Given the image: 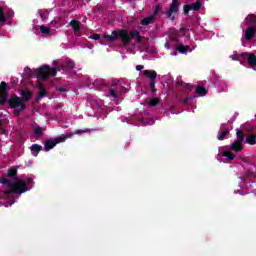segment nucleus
I'll use <instances>...</instances> for the list:
<instances>
[{
  "label": "nucleus",
  "mask_w": 256,
  "mask_h": 256,
  "mask_svg": "<svg viewBox=\"0 0 256 256\" xmlns=\"http://www.w3.org/2000/svg\"><path fill=\"white\" fill-rule=\"evenodd\" d=\"M25 183H26V187H29L31 184H33V178H27Z\"/></svg>",
  "instance_id": "7c9ffc66"
},
{
  "label": "nucleus",
  "mask_w": 256,
  "mask_h": 256,
  "mask_svg": "<svg viewBox=\"0 0 256 256\" xmlns=\"http://www.w3.org/2000/svg\"><path fill=\"white\" fill-rule=\"evenodd\" d=\"M237 140L231 145L232 151H241L243 149V133L240 129L236 130Z\"/></svg>",
  "instance_id": "0eeeda50"
},
{
  "label": "nucleus",
  "mask_w": 256,
  "mask_h": 256,
  "mask_svg": "<svg viewBox=\"0 0 256 256\" xmlns=\"http://www.w3.org/2000/svg\"><path fill=\"white\" fill-rule=\"evenodd\" d=\"M177 13H179V4L177 3V0H173L166 15L168 19H171V21H175V16L177 15Z\"/></svg>",
  "instance_id": "6e6552de"
},
{
  "label": "nucleus",
  "mask_w": 256,
  "mask_h": 256,
  "mask_svg": "<svg viewBox=\"0 0 256 256\" xmlns=\"http://www.w3.org/2000/svg\"><path fill=\"white\" fill-rule=\"evenodd\" d=\"M177 84H178V85H181V84L179 83V81L177 82Z\"/></svg>",
  "instance_id": "a19ab883"
},
{
  "label": "nucleus",
  "mask_w": 256,
  "mask_h": 256,
  "mask_svg": "<svg viewBox=\"0 0 256 256\" xmlns=\"http://www.w3.org/2000/svg\"><path fill=\"white\" fill-rule=\"evenodd\" d=\"M153 89H155V87H154V88H152V91H155V90H153Z\"/></svg>",
  "instance_id": "37998d69"
},
{
  "label": "nucleus",
  "mask_w": 256,
  "mask_h": 256,
  "mask_svg": "<svg viewBox=\"0 0 256 256\" xmlns=\"http://www.w3.org/2000/svg\"><path fill=\"white\" fill-rule=\"evenodd\" d=\"M30 151H31V154L33 155V157H37V155H39V152L43 151V146H41L39 144H33L30 147Z\"/></svg>",
  "instance_id": "4468645a"
},
{
  "label": "nucleus",
  "mask_w": 256,
  "mask_h": 256,
  "mask_svg": "<svg viewBox=\"0 0 256 256\" xmlns=\"http://www.w3.org/2000/svg\"><path fill=\"white\" fill-rule=\"evenodd\" d=\"M194 49H195L194 46H192V47L183 46V45H178L177 46V51H179V53H182V54L191 53V51H193Z\"/></svg>",
  "instance_id": "2eb2a0df"
},
{
  "label": "nucleus",
  "mask_w": 256,
  "mask_h": 256,
  "mask_svg": "<svg viewBox=\"0 0 256 256\" xmlns=\"http://www.w3.org/2000/svg\"><path fill=\"white\" fill-rule=\"evenodd\" d=\"M119 37L122 43H124V45H129L133 37L136 38L138 43H141V34L139 33V31L134 30L129 34L125 30H118V31H113L111 35L104 36L103 39H101V45H103V41H117Z\"/></svg>",
  "instance_id": "f257e3e1"
},
{
  "label": "nucleus",
  "mask_w": 256,
  "mask_h": 256,
  "mask_svg": "<svg viewBox=\"0 0 256 256\" xmlns=\"http://www.w3.org/2000/svg\"><path fill=\"white\" fill-rule=\"evenodd\" d=\"M227 135H229V130H223L221 134L217 136V138L219 141H223Z\"/></svg>",
  "instance_id": "b1692460"
},
{
  "label": "nucleus",
  "mask_w": 256,
  "mask_h": 256,
  "mask_svg": "<svg viewBox=\"0 0 256 256\" xmlns=\"http://www.w3.org/2000/svg\"><path fill=\"white\" fill-rule=\"evenodd\" d=\"M159 9H161V7L157 6L156 10H155V13H159Z\"/></svg>",
  "instance_id": "e433bc0d"
},
{
  "label": "nucleus",
  "mask_w": 256,
  "mask_h": 256,
  "mask_svg": "<svg viewBox=\"0 0 256 256\" xmlns=\"http://www.w3.org/2000/svg\"><path fill=\"white\" fill-rule=\"evenodd\" d=\"M37 85H38V87H39V89H40V93H39V95L37 96V101H39V99H43V97H45L46 93H45V91H44L43 86L41 85V83H38Z\"/></svg>",
  "instance_id": "4be33fe9"
},
{
  "label": "nucleus",
  "mask_w": 256,
  "mask_h": 256,
  "mask_svg": "<svg viewBox=\"0 0 256 256\" xmlns=\"http://www.w3.org/2000/svg\"><path fill=\"white\" fill-rule=\"evenodd\" d=\"M136 71H143V65H137Z\"/></svg>",
  "instance_id": "72a5a7b5"
},
{
  "label": "nucleus",
  "mask_w": 256,
  "mask_h": 256,
  "mask_svg": "<svg viewBox=\"0 0 256 256\" xmlns=\"http://www.w3.org/2000/svg\"><path fill=\"white\" fill-rule=\"evenodd\" d=\"M165 47H166V49H171V46L169 45V42L165 43Z\"/></svg>",
  "instance_id": "c9c22d12"
},
{
  "label": "nucleus",
  "mask_w": 256,
  "mask_h": 256,
  "mask_svg": "<svg viewBox=\"0 0 256 256\" xmlns=\"http://www.w3.org/2000/svg\"><path fill=\"white\" fill-rule=\"evenodd\" d=\"M20 95L22 96V99L16 96H11V98L8 100L10 107L14 109L15 115H19L20 111H23L25 109V104L23 103V101H29V99H31L30 92H25L21 90Z\"/></svg>",
  "instance_id": "7ed1b4c3"
},
{
  "label": "nucleus",
  "mask_w": 256,
  "mask_h": 256,
  "mask_svg": "<svg viewBox=\"0 0 256 256\" xmlns=\"http://www.w3.org/2000/svg\"><path fill=\"white\" fill-rule=\"evenodd\" d=\"M4 177H17V167L9 168L7 175Z\"/></svg>",
  "instance_id": "aec40b11"
},
{
  "label": "nucleus",
  "mask_w": 256,
  "mask_h": 256,
  "mask_svg": "<svg viewBox=\"0 0 256 256\" xmlns=\"http://www.w3.org/2000/svg\"><path fill=\"white\" fill-rule=\"evenodd\" d=\"M56 25H57V20H52L49 26H45V25L39 26L42 37H49V35H53L51 27H56Z\"/></svg>",
  "instance_id": "1a4fd4ad"
},
{
  "label": "nucleus",
  "mask_w": 256,
  "mask_h": 256,
  "mask_svg": "<svg viewBox=\"0 0 256 256\" xmlns=\"http://www.w3.org/2000/svg\"><path fill=\"white\" fill-rule=\"evenodd\" d=\"M67 139H69L68 136L62 135L46 140L44 143V151H51V149H54L57 145H59V143H65Z\"/></svg>",
  "instance_id": "39448f33"
},
{
  "label": "nucleus",
  "mask_w": 256,
  "mask_h": 256,
  "mask_svg": "<svg viewBox=\"0 0 256 256\" xmlns=\"http://www.w3.org/2000/svg\"><path fill=\"white\" fill-rule=\"evenodd\" d=\"M90 39H94V41H99V39H101V35L93 34L90 36Z\"/></svg>",
  "instance_id": "bb28decb"
},
{
  "label": "nucleus",
  "mask_w": 256,
  "mask_h": 256,
  "mask_svg": "<svg viewBox=\"0 0 256 256\" xmlns=\"http://www.w3.org/2000/svg\"><path fill=\"white\" fill-rule=\"evenodd\" d=\"M34 74L37 79H47L48 75H52L53 77H55L57 75V69L49 68V66H42L34 70Z\"/></svg>",
  "instance_id": "20e7f679"
},
{
  "label": "nucleus",
  "mask_w": 256,
  "mask_h": 256,
  "mask_svg": "<svg viewBox=\"0 0 256 256\" xmlns=\"http://www.w3.org/2000/svg\"><path fill=\"white\" fill-rule=\"evenodd\" d=\"M144 75L145 77H148V79H151L150 87L153 89L155 87V79H157V72L153 70H145Z\"/></svg>",
  "instance_id": "ddd939ff"
},
{
  "label": "nucleus",
  "mask_w": 256,
  "mask_h": 256,
  "mask_svg": "<svg viewBox=\"0 0 256 256\" xmlns=\"http://www.w3.org/2000/svg\"><path fill=\"white\" fill-rule=\"evenodd\" d=\"M218 91L221 93V91H225V89L224 88H218Z\"/></svg>",
  "instance_id": "4c0bfd02"
},
{
  "label": "nucleus",
  "mask_w": 256,
  "mask_h": 256,
  "mask_svg": "<svg viewBox=\"0 0 256 256\" xmlns=\"http://www.w3.org/2000/svg\"><path fill=\"white\" fill-rule=\"evenodd\" d=\"M238 57L248 60V64L250 65V67H252V69L256 71V56L254 54L244 52L239 54Z\"/></svg>",
  "instance_id": "9d476101"
},
{
  "label": "nucleus",
  "mask_w": 256,
  "mask_h": 256,
  "mask_svg": "<svg viewBox=\"0 0 256 256\" xmlns=\"http://www.w3.org/2000/svg\"><path fill=\"white\" fill-rule=\"evenodd\" d=\"M13 10H8L7 7H5V4L0 3V25L3 26L5 23H7V19L13 18Z\"/></svg>",
  "instance_id": "423d86ee"
},
{
  "label": "nucleus",
  "mask_w": 256,
  "mask_h": 256,
  "mask_svg": "<svg viewBox=\"0 0 256 256\" xmlns=\"http://www.w3.org/2000/svg\"><path fill=\"white\" fill-rule=\"evenodd\" d=\"M73 67H75V64L71 60L63 63V71H65V73H69Z\"/></svg>",
  "instance_id": "f3484780"
},
{
  "label": "nucleus",
  "mask_w": 256,
  "mask_h": 256,
  "mask_svg": "<svg viewBox=\"0 0 256 256\" xmlns=\"http://www.w3.org/2000/svg\"><path fill=\"white\" fill-rule=\"evenodd\" d=\"M246 142H247L249 145H256V136H255V135L249 136V137L246 139Z\"/></svg>",
  "instance_id": "393cba45"
},
{
  "label": "nucleus",
  "mask_w": 256,
  "mask_h": 256,
  "mask_svg": "<svg viewBox=\"0 0 256 256\" xmlns=\"http://www.w3.org/2000/svg\"><path fill=\"white\" fill-rule=\"evenodd\" d=\"M110 95H112V97H117V94L115 93V90H110Z\"/></svg>",
  "instance_id": "f704fd0d"
},
{
  "label": "nucleus",
  "mask_w": 256,
  "mask_h": 256,
  "mask_svg": "<svg viewBox=\"0 0 256 256\" xmlns=\"http://www.w3.org/2000/svg\"><path fill=\"white\" fill-rule=\"evenodd\" d=\"M230 58H231L232 61H237L238 60L237 59V52H234V54L231 55Z\"/></svg>",
  "instance_id": "2f4dec72"
},
{
  "label": "nucleus",
  "mask_w": 256,
  "mask_h": 256,
  "mask_svg": "<svg viewBox=\"0 0 256 256\" xmlns=\"http://www.w3.org/2000/svg\"><path fill=\"white\" fill-rule=\"evenodd\" d=\"M9 24H11V21H8Z\"/></svg>",
  "instance_id": "79ce46f5"
},
{
  "label": "nucleus",
  "mask_w": 256,
  "mask_h": 256,
  "mask_svg": "<svg viewBox=\"0 0 256 256\" xmlns=\"http://www.w3.org/2000/svg\"><path fill=\"white\" fill-rule=\"evenodd\" d=\"M248 21H251L252 23H256V20H253V16L248 15L246 18Z\"/></svg>",
  "instance_id": "473e14b6"
},
{
  "label": "nucleus",
  "mask_w": 256,
  "mask_h": 256,
  "mask_svg": "<svg viewBox=\"0 0 256 256\" xmlns=\"http://www.w3.org/2000/svg\"><path fill=\"white\" fill-rule=\"evenodd\" d=\"M196 93H197L198 97H205V95H207V89H205L204 87H201V86H197Z\"/></svg>",
  "instance_id": "a211bd4d"
},
{
  "label": "nucleus",
  "mask_w": 256,
  "mask_h": 256,
  "mask_svg": "<svg viewBox=\"0 0 256 256\" xmlns=\"http://www.w3.org/2000/svg\"><path fill=\"white\" fill-rule=\"evenodd\" d=\"M70 25H71V27L73 28V30H74L75 33H77V31H79V29H81V28L79 27V21H77V20H72V21L70 22Z\"/></svg>",
  "instance_id": "412c9836"
},
{
  "label": "nucleus",
  "mask_w": 256,
  "mask_h": 256,
  "mask_svg": "<svg viewBox=\"0 0 256 256\" xmlns=\"http://www.w3.org/2000/svg\"><path fill=\"white\" fill-rule=\"evenodd\" d=\"M157 103H159V99L153 98V99H151V100L149 101L148 105H149L150 107H155V105H157Z\"/></svg>",
  "instance_id": "a878e982"
},
{
  "label": "nucleus",
  "mask_w": 256,
  "mask_h": 256,
  "mask_svg": "<svg viewBox=\"0 0 256 256\" xmlns=\"http://www.w3.org/2000/svg\"><path fill=\"white\" fill-rule=\"evenodd\" d=\"M153 123H155V121H153V120H143L142 121V125H153Z\"/></svg>",
  "instance_id": "cd10ccee"
},
{
  "label": "nucleus",
  "mask_w": 256,
  "mask_h": 256,
  "mask_svg": "<svg viewBox=\"0 0 256 256\" xmlns=\"http://www.w3.org/2000/svg\"><path fill=\"white\" fill-rule=\"evenodd\" d=\"M42 17V21H45V19L43 18V16H41Z\"/></svg>",
  "instance_id": "ea45409f"
},
{
  "label": "nucleus",
  "mask_w": 256,
  "mask_h": 256,
  "mask_svg": "<svg viewBox=\"0 0 256 256\" xmlns=\"http://www.w3.org/2000/svg\"><path fill=\"white\" fill-rule=\"evenodd\" d=\"M245 37L248 41H251L255 37V28L254 27H249L245 31Z\"/></svg>",
  "instance_id": "dca6fc26"
},
{
  "label": "nucleus",
  "mask_w": 256,
  "mask_h": 256,
  "mask_svg": "<svg viewBox=\"0 0 256 256\" xmlns=\"http://www.w3.org/2000/svg\"><path fill=\"white\" fill-rule=\"evenodd\" d=\"M154 19H155V15H150L142 20L141 25H151Z\"/></svg>",
  "instance_id": "6ab92c4d"
},
{
  "label": "nucleus",
  "mask_w": 256,
  "mask_h": 256,
  "mask_svg": "<svg viewBox=\"0 0 256 256\" xmlns=\"http://www.w3.org/2000/svg\"><path fill=\"white\" fill-rule=\"evenodd\" d=\"M24 73H25V75H32V74H33V71L30 70L29 67H26V68L24 69Z\"/></svg>",
  "instance_id": "c756f323"
},
{
  "label": "nucleus",
  "mask_w": 256,
  "mask_h": 256,
  "mask_svg": "<svg viewBox=\"0 0 256 256\" xmlns=\"http://www.w3.org/2000/svg\"><path fill=\"white\" fill-rule=\"evenodd\" d=\"M77 133H85V131H83V130H79Z\"/></svg>",
  "instance_id": "58836bf2"
},
{
  "label": "nucleus",
  "mask_w": 256,
  "mask_h": 256,
  "mask_svg": "<svg viewBox=\"0 0 256 256\" xmlns=\"http://www.w3.org/2000/svg\"><path fill=\"white\" fill-rule=\"evenodd\" d=\"M201 1L197 0L195 3L190 4V5H184V13L187 15L189 11H199L202 7Z\"/></svg>",
  "instance_id": "9b49d317"
},
{
  "label": "nucleus",
  "mask_w": 256,
  "mask_h": 256,
  "mask_svg": "<svg viewBox=\"0 0 256 256\" xmlns=\"http://www.w3.org/2000/svg\"><path fill=\"white\" fill-rule=\"evenodd\" d=\"M223 156L230 161H233V159H235V154H232L231 151H224Z\"/></svg>",
  "instance_id": "5701e85b"
},
{
  "label": "nucleus",
  "mask_w": 256,
  "mask_h": 256,
  "mask_svg": "<svg viewBox=\"0 0 256 256\" xmlns=\"http://www.w3.org/2000/svg\"><path fill=\"white\" fill-rule=\"evenodd\" d=\"M0 183L2 185H6V187H9V190H6L3 192L2 197H7V195H11L12 193H27L29 191V187H27V182L24 180H19L17 182H11V180L7 179L5 175H3L0 178Z\"/></svg>",
  "instance_id": "f03ea898"
},
{
  "label": "nucleus",
  "mask_w": 256,
  "mask_h": 256,
  "mask_svg": "<svg viewBox=\"0 0 256 256\" xmlns=\"http://www.w3.org/2000/svg\"><path fill=\"white\" fill-rule=\"evenodd\" d=\"M7 102V83L1 82L0 84V105Z\"/></svg>",
  "instance_id": "f8f14e48"
},
{
  "label": "nucleus",
  "mask_w": 256,
  "mask_h": 256,
  "mask_svg": "<svg viewBox=\"0 0 256 256\" xmlns=\"http://www.w3.org/2000/svg\"><path fill=\"white\" fill-rule=\"evenodd\" d=\"M34 133L36 135H41V133H43V128H41V127L35 128Z\"/></svg>",
  "instance_id": "c85d7f7f"
}]
</instances>
